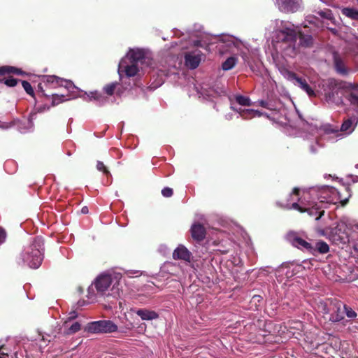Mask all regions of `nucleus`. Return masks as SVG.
Segmentation results:
<instances>
[{
    "label": "nucleus",
    "instance_id": "20e7f679",
    "mask_svg": "<svg viewBox=\"0 0 358 358\" xmlns=\"http://www.w3.org/2000/svg\"><path fill=\"white\" fill-rule=\"evenodd\" d=\"M117 330V326L111 320H99L87 324L85 331L92 334L113 333Z\"/></svg>",
    "mask_w": 358,
    "mask_h": 358
},
{
    "label": "nucleus",
    "instance_id": "dca6fc26",
    "mask_svg": "<svg viewBox=\"0 0 358 358\" xmlns=\"http://www.w3.org/2000/svg\"><path fill=\"white\" fill-rule=\"evenodd\" d=\"M124 61L120 64V69H124V71L127 77L135 76L138 72V68L136 64L131 63L130 65L124 66Z\"/></svg>",
    "mask_w": 358,
    "mask_h": 358
},
{
    "label": "nucleus",
    "instance_id": "2f4dec72",
    "mask_svg": "<svg viewBox=\"0 0 358 358\" xmlns=\"http://www.w3.org/2000/svg\"><path fill=\"white\" fill-rule=\"evenodd\" d=\"M80 324L78 322H76L73 324H72L71 326L69 327L66 331H64V334L66 335L73 334L80 331Z\"/></svg>",
    "mask_w": 358,
    "mask_h": 358
},
{
    "label": "nucleus",
    "instance_id": "c756f323",
    "mask_svg": "<svg viewBox=\"0 0 358 358\" xmlns=\"http://www.w3.org/2000/svg\"><path fill=\"white\" fill-rule=\"evenodd\" d=\"M236 101L238 104H240L241 106H251L250 99L248 97L245 96H242V95L236 96Z\"/></svg>",
    "mask_w": 358,
    "mask_h": 358
},
{
    "label": "nucleus",
    "instance_id": "a211bd4d",
    "mask_svg": "<svg viewBox=\"0 0 358 358\" xmlns=\"http://www.w3.org/2000/svg\"><path fill=\"white\" fill-rule=\"evenodd\" d=\"M129 59L131 61V63H134L137 64V62H141L145 56L144 52L141 50H130L128 54Z\"/></svg>",
    "mask_w": 358,
    "mask_h": 358
},
{
    "label": "nucleus",
    "instance_id": "5fc2aeb1",
    "mask_svg": "<svg viewBox=\"0 0 358 358\" xmlns=\"http://www.w3.org/2000/svg\"><path fill=\"white\" fill-rule=\"evenodd\" d=\"M347 202H348V199H345V200L342 201L341 203H342L343 206H344V205L346 204Z\"/></svg>",
    "mask_w": 358,
    "mask_h": 358
},
{
    "label": "nucleus",
    "instance_id": "4c0bfd02",
    "mask_svg": "<svg viewBox=\"0 0 358 358\" xmlns=\"http://www.w3.org/2000/svg\"><path fill=\"white\" fill-rule=\"evenodd\" d=\"M96 169L99 171H102L103 173L106 176H109L110 175V171H108V169H107V167L104 165V164L101 162V161H98L97 162V164H96Z\"/></svg>",
    "mask_w": 358,
    "mask_h": 358
},
{
    "label": "nucleus",
    "instance_id": "ddd939ff",
    "mask_svg": "<svg viewBox=\"0 0 358 358\" xmlns=\"http://www.w3.org/2000/svg\"><path fill=\"white\" fill-rule=\"evenodd\" d=\"M191 235L194 240L201 242L206 238V229L200 223H195L191 227Z\"/></svg>",
    "mask_w": 358,
    "mask_h": 358
},
{
    "label": "nucleus",
    "instance_id": "58836bf2",
    "mask_svg": "<svg viewBox=\"0 0 358 358\" xmlns=\"http://www.w3.org/2000/svg\"><path fill=\"white\" fill-rule=\"evenodd\" d=\"M213 245L218 246V248L216 249V250L219 251L222 255L227 254L229 252V248H227L225 246L220 245V243H217L216 241H213Z\"/></svg>",
    "mask_w": 358,
    "mask_h": 358
},
{
    "label": "nucleus",
    "instance_id": "49530a36",
    "mask_svg": "<svg viewBox=\"0 0 358 358\" xmlns=\"http://www.w3.org/2000/svg\"><path fill=\"white\" fill-rule=\"evenodd\" d=\"M327 27L333 34L336 35L338 34V30L336 28L328 27L327 26Z\"/></svg>",
    "mask_w": 358,
    "mask_h": 358
},
{
    "label": "nucleus",
    "instance_id": "603ef678",
    "mask_svg": "<svg viewBox=\"0 0 358 358\" xmlns=\"http://www.w3.org/2000/svg\"><path fill=\"white\" fill-rule=\"evenodd\" d=\"M82 213L85 214V213H88V208L87 207L85 206L82 208L81 210Z\"/></svg>",
    "mask_w": 358,
    "mask_h": 358
},
{
    "label": "nucleus",
    "instance_id": "4d7b16f0",
    "mask_svg": "<svg viewBox=\"0 0 358 358\" xmlns=\"http://www.w3.org/2000/svg\"><path fill=\"white\" fill-rule=\"evenodd\" d=\"M357 1H358V0H357Z\"/></svg>",
    "mask_w": 358,
    "mask_h": 358
},
{
    "label": "nucleus",
    "instance_id": "c85d7f7f",
    "mask_svg": "<svg viewBox=\"0 0 358 358\" xmlns=\"http://www.w3.org/2000/svg\"><path fill=\"white\" fill-rule=\"evenodd\" d=\"M315 249V251H317L321 254H325L329 252V247L326 242L323 241H320L316 243V248Z\"/></svg>",
    "mask_w": 358,
    "mask_h": 358
},
{
    "label": "nucleus",
    "instance_id": "864d4df0",
    "mask_svg": "<svg viewBox=\"0 0 358 358\" xmlns=\"http://www.w3.org/2000/svg\"><path fill=\"white\" fill-rule=\"evenodd\" d=\"M317 232H318L321 236H324V235H325L324 231L323 229H317Z\"/></svg>",
    "mask_w": 358,
    "mask_h": 358
},
{
    "label": "nucleus",
    "instance_id": "7c9ffc66",
    "mask_svg": "<svg viewBox=\"0 0 358 358\" xmlns=\"http://www.w3.org/2000/svg\"><path fill=\"white\" fill-rule=\"evenodd\" d=\"M317 14L323 18L331 20L334 24L335 23V19H334L333 14L330 10L327 9L325 10H320V11L317 12Z\"/></svg>",
    "mask_w": 358,
    "mask_h": 358
},
{
    "label": "nucleus",
    "instance_id": "e433bc0d",
    "mask_svg": "<svg viewBox=\"0 0 358 358\" xmlns=\"http://www.w3.org/2000/svg\"><path fill=\"white\" fill-rule=\"evenodd\" d=\"M22 85L24 90H25V92L28 94L31 95V96L34 95V90H33L31 84L28 81L22 80Z\"/></svg>",
    "mask_w": 358,
    "mask_h": 358
},
{
    "label": "nucleus",
    "instance_id": "f3484780",
    "mask_svg": "<svg viewBox=\"0 0 358 358\" xmlns=\"http://www.w3.org/2000/svg\"><path fill=\"white\" fill-rule=\"evenodd\" d=\"M297 85L301 90L305 91L310 97H315L316 94L313 89L308 84L306 80L302 78H300L297 80V83H295Z\"/></svg>",
    "mask_w": 358,
    "mask_h": 358
},
{
    "label": "nucleus",
    "instance_id": "412c9836",
    "mask_svg": "<svg viewBox=\"0 0 358 358\" xmlns=\"http://www.w3.org/2000/svg\"><path fill=\"white\" fill-rule=\"evenodd\" d=\"M344 96L350 104L355 107L358 112V90L350 92L348 94H344Z\"/></svg>",
    "mask_w": 358,
    "mask_h": 358
},
{
    "label": "nucleus",
    "instance_id": "3c124183",
    "mask_svg": "<svg viewBox=\"0 0 358 358\" xmlns=\"http://www.w3.org/2000/svg\"><path fill=\"white\" fill-rule=\"evenodd\" d=\"M231 108L235 111H236L237 113H238L240 114V112L241 110H244L245 109H242V108H239V109H236L235 108L234 106H231Z\"/></svg>",
    "mask_w": 358,
    "mask_h": 358
},
{
    "label": "nucleus",
    "instance_id": "39448f33",
    "mask_svg": "<svg viewBox=\"0 0 358 358\" xmlns=\"http://www.w3.org/2000/svg\"><path fill=\"white\" fill-rule=\"evenodd\" d=\"M329 308L324 307V313H329V310H332L329 320L332 322H338L344 319L345 304L341 301L332 299L329 301Z\"/></svg>",
    "mask_w": 358,
    "mask_h": 358
},
{
    "label": "nucleus",
    "instance_id": "a18cd8bd",
    "mask_svg": "<svg viewBox=\"0 0 358 358\" xmlns=\"http://www.w3.org/2000/svg\"><path fill=\"white\" fill-rule=\"evenodd\" d=\"M292 208L299 211L300 213H305L306 208L301 207L298 203L294 202L292 204Z\"/></svg>",
    "mask_w": 358,
    "mask_h": 358
},
{
    "label": "nucleus",
    "instance_id": "b1692460",
    "mask_svg": "<svg viewBox=\"0 0 358 358\" xmlns=\"http://www.w3.org/2000/svg\"><path fill=\"white\" fill-rule=\"evenodd\" d=\"M298 37L301 45L304 47H310L313 44V37L310 35H306L299 31Z\"/></svg>",
    "mask_w": 358,
    "mask_h": 358
},
{
    "label": "nucleus",
    "instance_id": "9d476101",
    "mask_svg": "<svg viewBox=\"0 0 358 358\" xmlns=\"http://www.w3.org/2000/svg\"><path fill=\"white\" fill-rule=\"evenodd\" d=\"M326 204L324 201L315 203L311 207L306 208V212L310 216H316L315 220H319L324 215V208H326Z\"/></svg>",
    "mask_w": 358,
    "mask_h": 358
},
{
    "label": "nucleus",
    "instance_id": "4468645a",
    "mask_svg": "<svg viewBox=\"0 0 358 358\" xmlns=\"http://www.w3.org/2000/svg\"><path fill=\"white\" fill-rule=\"evenodd\" d=\"M280 34L282 36V41L285 42L294 43L298 38L299 31H296L292 27H283L280 31Z\"/></svg>",
    "mask_w": 358,
    "mask_h": 358
},
{
    "label": "nucleus",
    "instance_id": "a878e982",
    "mask_svg": "<svg viewBox=\"0 0 358 358\" xmlns=\"http://www.w3.org/2000/svg\"><path fill=\"white\" fill-rule=\"evenodd\" d=\"M342 14L352 19L358 20V10L352 8H344Z\"/></svg>",
    "mask_w": 358,
    "mask_h": 358
},
{
    "label": "nucleus",
    "instance_id": "c9c22d12",
    "mask_svg": "<svg viewBox=\"0 0 358 358\" xmlns=\"http://www.w3.org/2000/svg\"><path fill=\"white\" fill-rule=\"evenodd\" d=\"M323 130L325 134H337L339 131V129L337 127H333L330 124L324 125L323 127Z\"/></svg>",
    "mask_w": 358,
    "mask_h": 358
},
{
    "label": "nucleus",
    "instance_id": "393cba45",
    "mask_svg": "<svg viewBox=\"0 0 358 358\" xmlns=\"http://www.w3.org/2000/svg\"><path fill=\"white\" fill-rule=\"evenodd\" d=\"M342 90L345 91V94H348L350 92L358 90V84L351 83L345 81L340 80Z\"/></svg>",
    "mask_w": 358,
    "mask_h": 358
},
{
    "label": "nucleus",
    "instance_id": "72a5a7b5",
    "mask_svg": "<svg viewBox=\"0 0 358 358\" xmlns=\"http://www.w3.org/2000/svg\"><path fill=\"white\" fill-rule=\"evenodd\" d=\"M117 85V83H112L106 85L103 87L104 92L109 96H112L114 94L115 90Z\"/></svg>",
    "mask_w": 358,
    "mask_h": 358
},
{
    "label": "nucleus",
    "instance_id": "aec40b11",
    "mask_svg": "<svg viewBox=\"0 0 358 358\" xmlns=\"http://www.w3.org/2000/svg\"><path fill=\"white\" fill-rule=\"evenodd\" d=\"M280 72L284 76L285 78L292 82L295 81V83H296L297 80L300 78L296 73L289 71L288 69L285 67L280 68Z\"/></svg>",
    "mask_w": 358,
    "mask_h": 358
},
{
    "label": "nucleus",
    "instance_id": "6e6d98bb",
    "mask_svg": "<svg viewBox=\"0 0 358 358\" xmlns=\"http://www.w3.org/2000/svg\"><path fill=\"white\" fill-rule=\"evenodd\" d=\"M76 317V315H72L70 317L71 319H73V318H75Z\"/></svg>",
    "mask_w": 358,
    "mask_h": 358
},
{
    "label": "nucleus",
    "instance_id": "6e6552de",
    "mask_svg": "<svg viewBox=\"0 0 358 358\" xmlns=\"http://www.w3.org/2000/svg\"><path fill=\"white\" fill-rule=\"evenodd\" d=\"M112 284V278L110 275H100L98 276L94 282V287L97 292L101 295H105L106 292Z\"/></svg>",
    "mask_w": 358,
    "mask_h": 358
},
{
    "label": "nucleus",
    "instance_id": "f257e3e1",
    "mask_svg": "<svg viewBox=\"0 0 358 358\" xmlns=\"http://www.w3.org/2000/svg\"><path fill=\"white\" fill-rule=\"evenodd\" d=\"M43 245L41 239L36 238L33 243L22 252V262L31 268H38L43 261Z\"/></svg>",
    "mask_w": 358,
    "mask_h": 358
},
{
    "label": "nucleus",
    "instance_id": "cd10ccee",
    "mask_svg": "<svg viewBox=\"0 0 358 358\" xmlns=\"http://www.w3.org/2000/svg\"><path fill=\"white\" fill-rule=\"evenodd\" d=\"M353 121L352 120V119L349 118L344 120L341 127L340 131L351 133L353 131Z\"/></svg>",
    "mask_w": 358,
    "mask_h": 358
},
{
    "label": "nucleus",
    "instance_id": "ea45409f",
    "mask_svg": "<svg viewBox=\"0 0 358 358\" xmlns=\"http://www.w3.org/2000/svg\"><path fill=\"white\" fill-rule=\"evenodd\" d=\"M345 314L350 319L355 318L357 317L356 312L347 305H345Z\"/></svg>",
    "mask_w": 358,
    "mask_h": 358
},
{
    "label": "nucleus",
    "instance_id": "4be33fe9",
    "mask_svg": "<svg viewBox=\"0 0 358 358\" xmlns=\"http://www.w3.org/2000/svg\"><path fill=\"white\" fill-rule=\"evenodd\" d=\"M334 64L336 71L341 75H347L348 73L343 62L339 57H335Z\"/></svg>",
    "mask_w": 358,
    "mask_h": 358
},
{
    "label": "nucleus",
    "instance_id": "6ab92c4d",
    "mask_svg": "<svg viewBox=\"0 0 358 358\" xmlns=\"http://www.w3.org/2000/svg\"><path fill=\"white\" fill-rule=\"evenodd\" d=\"M45 97H52V106H55L58 105L59 103L64 101L65 96L62 94H59L57 92H48V94L46 95H43Z\"/></svg>",
    "mask_w": 358,
    "mask_h": 358
},
{
    "label": "nucleus",
    "instance_id": "473e14b6",
    "mask_svg": "<svg viewBox=\"0 0 358 358\" xmlns=\"http://www.w3.org/2000/svg\"><path fill=\"white\" fill-rule=\"evenodd\" d=\"M176 267V264H173L172 262H166L164 264L163 269L167 271L171 275H177V274L175 272Z\"/></svg>",
    "mask_w": 358,
    "mask_h": 358
},
{
    "label": "nucleus",
    "instance_id": "de8ad7c7",
    "mask_svg": "<svg viewBox=\"0 0 358 358\" xmlns=\"http://www.w3.org/2000/svg\"><path fill=\"white\" fill-rule=\"evenodd\" d=\"M300 192V189L298 187H294L292 190V194L295 195H299Z\"/></svg>",
    "mask_w": 358,
    "mask_h": 358
},
{
    "label": "nucleus",
    "instance_id": "f03ea898",
    "mask_svg": "<svg viewBox=\"0 0 358 358\" xmlns=\"http://www.w3.org/2000/svg\"><path fill=\"white\" fill-rule=\"evenodd\" d=\"M41 80L42 82L38 85V94L41 95H46L48 94L46 91L52 89L62 87L69 89L73 85L71 81L62 79L56 76H43Z\"/></svg>",
    "mask_w": 358,
    "mask_h": 358
},
{
    "label": "nucleus",
    "instance_id": "5701e85b",
    "mask_svg": "<svg viewBox=\"0 0 358 358\" xmlns=\"http://www.w3.org/2000/svg\"><path fill=\"white\" fill-rule=\"evenodd\" d=\"M262 114L261 112L252 109H245L240 112V115L245 120H248L255 116L260 117Z\"/></svg>",
    "mask_w": 358,
    "mask_h": 358
},
{
    "label": "nucleus",
    "instance_id": "1a4fd4ad",
    "mask_svg": "<svg viewBox=\"0 0 358 358\" xmlns=\"http://www.w3.org/2000/svg\"><path fill=\"white\" fill-rule=\"evenodd\" d=\"M279 9L284 13H295L299 10L301 0H277Z\"/></svg>",
    "mask_w": 358,
    "mask_h": 358
},
{
    "label": "nucleus",
    "instance_id": "09e8293b",
    "mask_svg": "<svg viewBox=\"0 0 358 358\" xmlns=\"http://www.w3.org/2000/svg\"><path fill=\"white\" fill-rule=\"evenodd\" d=\"M50 335H48L47 338L45 337L44 336H42V340L44 341H48V342H50Z\"/></svg>",
    "mask_w": 358,
    "mask_h": 358
},
{
    "label": "nucleus",
    "instance_id": "2eb2a0df",
    "mask_svg": "<svg viewBox=\"0 0 358 358\" xmlns=\"http://www.w3.org/2000/svg\"><path fill=\"white\" fill-rule=\"evenodd\" d=\"M131 311L139 316L143 320H152L159 317L157 313L145 308H134Z\"/></svg>",
    "mask_w": 358,
    "mask_h": 358
},
{
    "label": "nucleus",
    "instance_id": "bb28decb",
    "mask_svg": "<svg viewBox=\"0 0 358 358\" xmlns=\"http://www.w3.org/2000/svg\"><path fill=\"white\" fill-rule=\"evenodd\" d=\"M236 58L234 57H230L227 58L223 63H222V69L224 71H229L231 70L236 64Z\"/></svg>",
    "mask_w": 358,
    "mask_h": 358
},
{
    "label": "nucleus",
    "instance_id": "79ce46f5",
    "mask_svg": "<svg viewBox=\"0 0 358 358\" xmlns=\"http://www.w3.org/2000/svg\"><path fill=\"white\" fill-rule=\"evenodd\" d=\"M92 98H93L95 100L99 101L100 102H103L106 101V99L102 94L98 93L97 92L92 93Z\"/></svg>",
    "mask_w": 358,
    "mask_h": 358
},
{
    "label": "nucleus",
    "instance_id": "7ed1b4c3",
    "mask_svg": "<svg viewBox=\"0 0 358 358\" xmlns=\"http://www.w3.org/2000/svg\"><path fill=\"white\" fill-rule=\"evenodd\" d=\"M340 80L335 78L328 79L323 85L324 98L327 103L337 106L343 103L342 96H339V90H342Z\"/></svg>",
    "mask_w": 358,
    "mask_h": 358
},
{
    "label": "nucleus",
    "instance_id": "0eeeda50",
    "mask_svg": "<svg viewBox=\"0 0 358 358\" xmlns=\"http://www.w3.org/2000/svg\"><path fill=\"white\" fill-rule=\"evenodd\" d=\"M288 239L294 247L301 250L307 251L311 254H314V252H315V248L312 246V245L310 243L307 242L302 238L298 236L294 233L289 234Z\"/></svg>",
    "mask_w": 358,
    "mask_h": 358
},
{
    "label": "nucleus",
    "instance_id": "f704fd0d",
    "mask_svg": "<svg viewBox=\"0 0 358 358\" xmlns=\"http://www.w3.org/2000/svg\"><path fill=\"white\" fill-rule=\"evenodd\" d=\"M10 352V350L4 345L0 346V358H13V356Z\"/></svg>",
    "mask_w": 358,
    "mask_h": 358
},
{
    "label": "nucleus",
    "instance_id": "a19ab883",
    "mask_svg": "<svg viewBox=\"0 0 358 358\" xmlns=\"http://www.w3.org/2000/svg\"><path fill=\"white\" fill-rule=\"evenodd\" d=\"M111 293H108L107 296H113L114 298H116L120 296V289L118 287L115 286V285H113L112 289H110Z\"/></svg>",
    "mask_w": 358,
    "mask_h": 358
},
{
    "label": "nucleus",
    "instance_id": "423d86ee",
    "mask_svg": "<svg viewBox=\"0 0 358 358\" xmlns=\"http://www.w3.org/2000/svg\"><path fill=\"white\" fill-rule=\"evenodd\" d=\"M24 73L21 69L11 66H0V77L8 76V78L1 79L0 83H3L8 87H15L20 80L13 78L10 75H24Z\"/></svg>",
    "mask_w": 358,
    "mask_h": 358
},
{
    "label": "nucleus",
    "instance_id": "37998d69",
    "mask_svg": "<svg viewBox=\"0 0 358 358\" xmlns=\"http://www.w3.org/2000/svg\"><path fill=\"white\" fill-rule=\"evenodd\" d=\"M173 194V191L171 188L170 187H164V189H162V194L164 196V197H171Z\"/></svg>",
    "mask_w": 358,
    "mask_h": 358
},
{
    "label": "nucleus",
    "instance_id": "f8f14e48",
    "mask_svg": "<svg viewBox=\"0 0 358 358\" xmlns=\"http://www.w3.org/2000/svg\"><path fill=\"white\" fill-rule=\"evenodd\" d=\"M201 60V55L199 52H188L185 55V65L191 69L198 67Z\"/></svg>",
    "mask_w": 358,
    "mask_h": 358
},
{
    "label": "nucleus",
    "instance_id": "8fccbe9b",
    "mask_svg": "<svg viewBox=\"0 0 358 358\" xmlns=\"http://www.w3.org/2000/svg\"><path fill=\"white\" fill-rule=\"evenodd\" d=\"M260 105L264 108H267V103L264 101H261Z\"/></svg>",
    "mask_w": 358,
    "mask_h": 358
},
{
    "label": "nucleus",
    "instance_id": "9b49d317",
    "mask_svg": "<svg viewBox=\"0 0 358 358\" xmlns=\"http://www.w3.org/2000/svg\"><path fill=\"white\" fill-rule=\"evenodd\" d=\"M173 258L175 260H183L191 262L192 259V253L182 245H178L173 252Z\"/></svg>",
    "mask_w": 358,
    "mask_h": 358
},
{
    "label": "nucleus",
    "instance_id": "c03bdc74",
    "mask_svg": "<svg viewBox=\"0 0 358 358\" xmlns=\"http://www.w3.org/2000/svg\"><path fill=\"white\" fill-rule=\"evenodd\" d=\"M7 237V233L6 230L0 227V245L6 241Z\"/></svg>",
    "mask_w": 358,
    "mask_h": 358
}]
</instances>
